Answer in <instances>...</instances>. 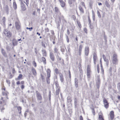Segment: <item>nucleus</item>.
I'll return each mask as SVG.
<instances>
[{
	"label": "nucleus",
	"instance_id": "nucleus-33",
	"mask_svg": "<svg viewBox=\"0 0 120 120\" xmlns=\"http://www.w3.org/2000/svg\"><path fill=\"white\" fill-rule=\"evenodd\" d=\"M32 64L35 67H37V64L34 60L32 62Z\"/></svg>",
	"mask_w": 120,
	"mask_h": 120
},
{
	"label": "nucleus",
	"instance_id": "nucleus-5",
	"mask_svg": "<svg viewBox=\"0 0 120 120\" xmlns=\"http://www.w3.org/2000/svg\"><path fill=\"white\" fill-rule=\"evenodd\" d=\"M103 102L104 107L106 109H108L109 106V103L105 98H104L103 100Z\"/></svg>",
	"mask_w": 120,
	"mask_h": 120
},
{
	"label": "nucleus",
	"instance_id": "nucleus-2",
	"mask_svg": "<svg viewBox=\"0 0 120 120\" xmlns=\"http://www.w3.org/2000/svg\"><path fill=\"white\" fill-rule=\"evenodd\" d=\"M91 72L90 65L88 64L87 65V75L88 78H90V77Z\"/></svg>",
	"mask_w": 120,
	"mask_h": 120
},
{
	"label": "nucleus",
	"instance_id": "nucleus-60",
	"mask_svg": "<svg viewBox=\"0 0 120 120\" xmlns=\"http://www.w3.org/2000/svg\"><path fill=\"white\" fill-rule=\"evenodd\" d=\"M15 72V70L14 68H13L12 69V73H14Z\"/></svg>",
	"mask_w": 120,
	"mask_h": 120
},
{
	"label": "nucleus",
	"instance_id": "nucleus-58",
	"mask_svg": "<svg viewBox=\"0 0 120 120\" xmlns=\"http://www.w3.org/2000/svg\"><path fill=\"white\" fill-rule=\"evenodd\" d=\"M67 34L68 35H69L70 34L69 30L68 29L67 30Z\"/></svg>",
	"mask_w": 120,
	"mask_h": 120
},
{
	"label": "nucleus",
	"instance_id": "nucleus-9",
	"mask_svg": "<svg viewBox=\"0 0 120 120\" xmlns=\"http://www.w3.org/2000/svg\"><path fill=\"white\" fill-rule=\"evenodd\" d=\"M49 57L52 61H54L55 60V57L53 53L52 52H50L49 54Z\"/></svg>",
	"mask_w": 120,
	"mask_h": 120
},
{
	"label": "nucleus",
	"instance_id": "nucleus-50",
	"mask_svg": "<svg viewBox=\"0 0 120 120\" xmlns=\"http://www.w3.org/2000/svg\"><path fill=\"white\" fill-rule=\"evenodd\" d=\"M97 14L98 15L99 17V16H101V15L100 14V12L98 10L97 11Z\"/></svg>",
	"mask_w": 120,
	"mask_h": 120
},
{
	"label": "nucleus",
	"instance_id": "nucleus-11",
	"mask_svg": "<svg viewBox=\"0 0 120 120\" xmlns=\"http://www.w3.org/2000/svg\"><path fill=\"white\" fill-rule=\"evenodd\" d=\"M110 116L111 119L112 120L114 117V114L113 111H111L110 112Z\"/></svg>",
	"mask_w": 120,
	"mask_h": 120
},
{
	"label": "nucleus",
	"instance_id": "nucleus-57",
	"mask_svg": "<svg viewBox=\"0 0 120 120\" xmlns=\"http://www.w3.org/2000/svg\"><path fill=\"white\" fill-rule=\"evenodd\" d=\"M101 71L103 74H104V70L103 68H101Z\"/></svg>",
	"mask_w": 120,
	"mask_h": 120
},
{
	"label": "nucleus",
	"instance_id": "nucleus-42",
	"mask_svg": "<svg viewBox=\"0 0 120 120\" xmlns=\"http://www.w3.org/2000/svg\"><path fill=\"white\" fill-rule=\"evenodd\" d=\"M105 5H106V6L108 7H109L110 6V5L108 3L107 1L105 2Z\"/></svg>",
	"mask_w": 120,
	"mask_h": 120
},
{
	"label": "nucleus",
	"instance_id": "nucleus-3",
	"mask_svg": "<svg viewBox=\"0 0 120 120\" xmlns=\"http://www.w3.org/2000/svg\"><path fill=\"white\" fill-rule=\"evenodd\" d=\"M47 77L46 78L47 82L48 84L50 83V79L49 78L50 76V74L51 73V71L49 69H48L47 70Z\"/></svg>",
	"mask_w": 120,
	"mask_h": 120
},
{
	"label": "nucleus",
	"instance_id": "nucleus-35",
	"mask_svg": "<svg viewBox=\"0 0 120 120\" xmlns=\"http://www.w3.org/2000/svg\"><path fill=\"white\" fill-rule=\"evenodd\" d=\"M88 21L89 24L90 25V27L91 26V20L90 19V16H89L88 17Z\"/></svg>",
	"mask_w": 120,
	"mask_h": 120
},
{
	"label": "nucleus",
	"instance_id": "nucleus-34",
	"mask_svg": "<svg viewBox=\"0 0 120 120\" xmlns=\"http://www.w3.org/2000/svg\"><path fill=\"white\" fill-rule=\"evenodd\" d=\"M71 98L70 97H68L67 98V101L68 102H71L72 100H71Z\"/></svg>",
	"mask_w": 120,
	"mask_h": 120
},
{
	"label": "nucleus",
	"instance_id": "nucleus-17",
	"mask_svg": "<svg viewBox=\"0 0 120 120\" xmlns=\"http://www.w3.org/2000/svg\"><path fill=\"white\" fill-rule=\"evenodd\" d=\"M1 52L2 54L5 57H7V55L6 52L4 49H2L1 50Z\"/></svg>",
	"mask_w": 120,
	"mask_h": 120
},
{
	"label": "nucleus",
	"instance_id": "nucleus-49",
	"mask_svg": "<svg viewBox=\"0 0 120 120\" xmlns=\"http://www.w3.org/2000/svg\"><path fill=\"white\" fill-rule=\"evenodd\" d=\"M26 29L27 30L29 29L31 31L33 29V27H31V28H28V27H27L26 28Z\"/></svg>",
	"mask_w": 120,
	"mask_h": 120
},
{
	"label": "nucleus",
	"instance_id": "nucleus-47",
	"mask_svg": "<svg viewBox=\"0 0 120 120\" xmlns=\"http://www.w3.org/2000/svg\"><path fill=\"white\" fill-rule=\"evenodd\" d=\"M118 89L120 90V82L118 83V86H117Z\"/></svg>",
	"mask_w": 120,
	"mask_h": 120
},
{
	"label": "nucleus",
	"instance_id": "nucleus-31",
	"mask_svg": "<svg viewBox=\"0 0 120 120\" xmlns=\"http://www.w3.org/2000/svg\"><path fill=\"white\" fill-rule=\"evenodd\" d=\"M54 9L56 12L58 13L60 12L59 9L57 7H55L54 8Z\"/></svg>",
	"mask_w": 120,
	"mask_h": 120
},
{
	"label": "nucleus",
	"instance_id": "nucleus-18",
	"mask_svg": "<svg viewBox=\"0 0 120 120\" xmlns=\"http://www.w3.org/2000/svg\"><path fill=\"white\" fill-rule=\"evenodd\" d=\"M60 5L62 7H64L65 6V3L63 1V0H60Z\"/></svg>",
	"mask_w": 120,
	"mask_h": 120
},
{
	"label": "nucleus",
	"instance_id": "nucleus-10",
	"mask_svg": "<svg viewBox=\"0 0 120 120\" xmlns=\"http://www.w3.org/2000/svg\"><path fill=\"white\" fill-rule=\"evenodd\" d=\"M82 48V45H79V49L78 53L79 55L80 56L81 55V52Z\"/></svg>",
	"mask_w": 120,
	"mask_h": 120
},
{
	"label": "nucleus",
	"instance_id": "nucleus-26",
	"mask_svg": "<svg viewBox=\"0 0 120 120\" xmlns=\"http://www.w3.org/2000/svg\"><path fill=\"white\" fill-rule=\"evenodd\" d=\"M12 43L14 46L16 45H17V41L15 40H13V41Z\"/></svg>",
	"mask_w": 120,
	"mask_h": 120
},
{
	"label": "nucleus",
	"instance_id": "nucleus-37",
	"mask_svg": "<svg viewBox=\"0 0 120 120\" xmlns=\"http://www.w3.org/2000/svg\"><path fill=\"white\" fill-rule=\"evenodd\" d=\"M97 69L98 73H99L100 72V68L99 65V64H98L97 65Z\"/></svg>",
	"mask_w": 120,
	"mask_h": 120
},
{
	"label": "nucleus",
	"instance_id": "nucleus-62",
	"mask_svg": "<svg viewBox=\"0 0 120 120\" xmlns=\"http://www.w3.org/2000/svg\"><path fill=\"white\" fill-rule=\"evenodd\" d=\"M20 83V82L19 81H18L16 82V84L17 85L19 84Z\"/></svg>",
	"mask_w": 120,
	"mask_h": 120
},
{
	"label": "nucleus",
	"instance_id": "nucleus-4",
	"mask_svg": "<svg viewBox=\"0 0 120 120\" xmlns=\"http://www.w3.org/2000/svg\"><path fill=\"white\" fill-rule=\"evenodd\" d=\"M4 33L6 36L8 38L10 37L12 35L11 32L6 29L4 30Z\"/></svg>",
	"mask_w": 120,
	"mask_h": 120
},
{
	"label": "nucleus",
	"instance_id": "nucleus-13",
	"mask_svg": "<svg viewBox=\"0 0 120 120\" xmlns=\"http://www.w3.org/2000/svg\"><path fill=\"white\" fill-rule=\"evenodd\" d=\"M31 71L33 75L36 76L37 75V72L36 70L34 68H32L31 70Z\"/></svg>",
	"mask_w": 120,
	"mask_h": 120
},
{
	"label": "nucleus",
	"instance_id": "nucleus-14",
	"mask_svg": "<svg viewBox=\"0 0 120 120\" xmlns=\"http://www.w3.org/2000/svg\"><path fill=\"white\" fill-rule=\"evenodd\" d=\"M93 58L94 63L95 64H96V60L97 59V56L96 54L95 53H94V54Z\"/></svg>",
	"mask_w": 120,
	"mask_h": 120
},
{
	"label": "nucleus",
	"instance_id": "nucleus-43",
	"mask_svg": "<svg viewBox=\"0 0 120 120\" xmlns=\"http://www.w3.org/2000/svg\"><path fill=\"white\" fill-rule=\"evenodd\" d=\"M83 30L86 34H87V30L86 28H84V29Z\"/></svg>",
	"mask_w": 120,
	"mask_h": 120
},
{
	"label": "nucleus",
	"instance_id": "nucleus-15",
	"mask_svg": "<svg viewBox=\"0 0 120 120\" xmlns=\"http://www.w3.org/2000/svg\"><path fill=\"white\" fill-rule=\"evenodd\" d=\"M60 90V88H56V95H59Z\"/></svg>",
	"mask_w": 120,
	"mask_h": 120
},
{
	"label": "nucleus",
	"instance_id": "nucleus-48",
	"mask_svg": "<svg viewBox=\"0 0 120 120\" xmlns=\"http://www.w3.org/2000/svg\"><path fill=\"white\" fill-rule=\"evenodd\" d=\"M79 68L81 70H82V65L81 64H79Z\"/></svg>",
	"mask_w": 120,
	"mask_h": 120
},
{
	"label": "nucleus",
	"instance_id": "nucleus-24",
	"mask_svg": "<svg viewBox=\"0 0 120 120\" xmlns=\"http://www.w3.org/2000/svg\"><path fill=\"white\" fill-rule=\"evenodd\" d=\"M98 119L99 120H104L103 115H99Z\"/></svg>",
	"mask_w": 120,
	"mask_h": 120
},
{
	"label": "nucleus",
	"instance_id": "nucleus-63",
	"mask_svg": "<svg viewBox=\"0 0 120 120\" xmlns=\"http://www.w3.org/2000/svg\"><path fill=\"white\" fill-rule=\"evenodd\" d=\"M41 79H44V77L43 76V75L42 74H41Z\"/></svg>",
	"mask_w": 120,
	"mask_h": 120
},
{
	"label": "nucleus",
	"instance_id": "nucleus-39",
	"mask_svg": "<svg viewBox=\"0 0 120 120\" xmlns=\"http://www.w3.org/2000/svg\"><path fill=\"white\" fill-rule=\"evenodd\" d=\"M54 71L56 74H58L59 73L58 70L57 68H56L55 69Z\"/></svg>",
	"mask_w": 120,
	"mask_h": 120
},
{
	"label": "nucleus",
	"instance_id": "nucleus-56",
	"mask_svg": "<svg viewBox=\"0 0 120 120\" xmlns=\"http://www.w3.org/2000/svg\"><path fill=\"white\" fill-rule=\"evenodd\" d=\"M66 40L67 42L68 43L69 42V39L68 36H67L66 38Z\"/></svg>",
	"mask_w": 120,
	"mask_h": 120
},
{
	"label": "nucleus",
	"instance_id": "nucleus-38",
	"mask_svg": "<svg viewBox=\"0 0 120 120\" xmlns=\"http://www.w3.org/2000/svg\"><path fill=\"white\" fill-rule=\"evenodd\" d=\"M25 2L24 0H22L21 2H23L24 4H25L27 5L28 4L29 0H25Z\"/></svg>",
	"mask_w": 120,
	"mask_h": 120
},
{
	"label": "nucleus",
	"instance_id": "nucleus-8",
	"mask_svg": "<svg viewBox=\"0 0 120 120\" xmlns=\"http://www.w3.org/2000/svg\"><path fill=\"white\" fill-rule=\"evenodd\" d=\"M19 21L16 22H15V26L16 29L18 30H19L21 28V26L19 24Z\"/></svg>",
	"mask_w": 120,
	"mask_h": 120
},
{
	"label": "nucleus",
	"instance_id": "nucleus-40",
	"mask_svg": "<svg viewBox=\"0 0 120 120\" xmlns=\"http://www.w3.org/2000/svg\"><path fill=\"white\" fill-rule=\"evenodd\" d=\"M93 3L92 2H90L89 3V6L91 8H92V6H93Z\"/></svg>",
	"mask_w": 120,
	"mask_h": 120
},
{
	"label": "nucleus",
	"instance_id": "nucleus-12",
	"mask_svg": "<svg viewBox=\"0 0 120 120\" xmlns=\"http://www.w3.org/2000/svg\"><path fill=\"white\" fill-rule=\"evenodd\" d=\"M21 9L22 10L25 11L26 10V8L23 2H21Z\"/></svg>",
	"mask_w": 120,
	"mask_h": 120
},
{
	"label": "nucleus",
	"instance_id": "nucleus-21",
	"mask_svg": "<svg viewBox=\"0 0 120 120\" xmlns=\"http://www.w3.org/2000/svg\"><path fill=\"white\" fill-rule=\"evenodd\" d=\"M22 74H20L19 75L17 78L15 79V80H19L20 79H22Z\"/></svg>",
	"mask_w": 120,
	"mask_h": 120
},
{
	"label": "nucleus",
	"instance_id": "nucleus-27",
	"mask_svg": "<svg viewBox=\"0 0 120 120\" xmlns=\"http://www.w3.org/2000/svg\"><path fill=\"white\" fill-rule=\"evenodd\" d=\"M42 61L43 63L45 64H46V60L45 58L44 57H42L41 58Z\"/></svg>",
	"mask_w": 120,
	"mask_h": 120
},
{
	"label": "nucleus",
	"instance_id": "nucleus-61",
	"mask_svg": "<svg viewBox=\"0 0 120 120\" xmlns=\"http://www.w3.org/2000/svg\"><path fill=\"white\" fill-rule=\"evenodd\" d=\"M75 86L76 88H77L78 87V83L75 84Z\"/></svg>",
	"mask_w": 120,
	"mask_h": 120
},
{
	"label": "nucleus",
	"instance_id": "nucleus-16",
	"mask_svg": "<svg viewBox=\"0 0 120 120\" xmlns=\"http://www.w3.org/2000/svg\"><path fill=\"white\" fill-rule=\"evenodd\" d=\"M102 56L104 61H105L108 64L109 63L108 59L106 58V56L104 54Z\"/></svg>",
	"mask_w": 120,
	"mask_h": 120
},
{
	"label": "nucleus",
	"instance_id": "nucleus-32",
	"mask_svg": "<svg viewBox=\"0 0 120 120\" xmlns=\"http://www.w3.org/2000/svg\"><path fill=\"white\" fill-rule=\"evenodd\" d=\"M54 53H57L58 51V49L56 47L54 48Z\"/></svg>",
	"mask_w": 120,
	"mask_h": 120
},
{
	"label": "nucleus",
	"instance_id": "nucleus-25",
	"mask_svg": "<svg viewBox=\"0 0 120 120\" xmlns=\"http://www.w3.org/2000/svg\"><path fill=\"white\" fill-rule=\"evenodd\" d=\"M17 109L19 113V114H21V110L22 109V108L21 107L19 106L17 107Z\"/></svg>",
	"mask_w": 120,
	"mask_h": 120
},
{
	"label": "nucleus",
	"instance_id": "nucleus-30",
	"mask_svg": "<svg viewBox=\"0 0 120 120\" xmlns=\"http://www.w3.org/2000/svg\"><path fill=\"white\" fill-rule=\"evenodd\" d=\"M79 8L80 11L82 13H83L84 12V11L83 9L82 8V6H80Z\"/></svg>",
	"mask_w": 120,
	"mask_h": 120
},
{
	"label": "nucleus",
	"instance_id": "nucleus-7",
	"mask_svg": "<svg viewBox=\"0 0 120 120\" xmlns=\"http://www.w3.org/2000/svg\"><path fill=\"white\" fill-rule=\"evenodd\" d=\"M89 52V47H85V55L86 56H88Z\"/></svg>",
	"mask_w": 120,
	"mask_h": 120
},
{
	"label": "nucleus",
	"instance_id": "nucleus-28",
	"mask_svg": "<svg viewBox=\"0 0 120 120\" xmlns=\"http://www.w3.org/2000/svg\"><path fill=\"white\" fill-rule=\"evenodd\" d=\"M55 85L56 86V88H60V87L59 86L58 82L57 81L55 82Z\"/></svg>",
	"mask_w": 120,
	"mask_h": 120
},
{
	"label": "nucleus",
	"instance_id": "nucleus-36",
	"mask_svg": "<svg viewBox=\"0 0 120 120\" xmlns=\"http://www.w3.org/2000/svg\"><path fill=\"white\" fill-rule=\"evenodd\" d=\"M82 6L83 7H84L86 8V7H85L84 3L82 1L81 2V3L80 4V6Z\"/></svg>",
	"mask_w": 120,
	"mask_h": 120
},
{
	"label": "nucleus",
	"instance_id": "nucleus-54",
	"mask_svg": "<svg viewBox=\"0 0 120 120\" xmlns=\"http://www.w3.org/2000/svg\"><path fill=\"white\" fill-rule=\"evenodd\" d=\"M93 19L94 21L95 20V15H93Z\"/></svg>",
	"mask_w": 120,
	"mask_h": 120
},
{
	"label": "nucleus",
	"instance_id": "nucleus-29",
	"mask_svg": "<svg viewBox=\"0 0 120 120\" xmlns=\"http://www.w3.org/2000/svg\"><path fill=\"white\" fill-rule=\"evenodd\" d=\"M13 7L15 9H16L17 8V5L15 2H14L13 3Z\"/></svg>",
	"mask_w": 120,
	"mask_h": 120
},
{
	"label": "nucleus",
	"instance_id": "nucleus-41",
	"mask_svg": "<svg viewBox=\"0 0 120 120\" xmlns=\"http://www.w3.org/2000/svg\"><path fill=\"white\" fill-rule=\"evenodd\" d=\"M3 23L4 24H5V17H3L2 19Z\"/></svg>",
	"mask_w": 120,
	"mask_h": 120
},
{
	"label": "nucleus",
	"instance_id": "nucleus-46",
	"mask_svg": "<svg viewBox=\"0 0 120 120\" xmlns=\"http://www.w3.org/2000/svg\"><path fill=\"white\" fill-rule=\"evenodd\" d=\"M77 83H78V82L77 79L76 78L75 79V84Z\"/></svg>",
	"mask_w": 120,
	"mask_h": 120
},
{
	"label": "nucleus",
	"instance_id": "nucleus-22",
	"mask_svg": "<svg viewBox=\"0 0 120 120\" xmlns=\"http://www.w3.org/2000/svg\"><path fill=\"white\" fill-rule=\"evenodd\" d=\"M42 52L43 55L44 56H47V53L45 50L44 49L42 50Z\"/></svg>",
	"mask_w": 120,
	"mask_h": 120
},
{
	"label": "nucleus",
	"instance_id": "nucleus-53",
	"mask_svg": "<svg viewBox=\"0 0 120 120\" xmlns=\"http://www.w3.org/2000/svg\"><path fill=\"white\" fill-rule=\"evenodd\" d=\"M69 74L70 78H71V77L70 71V70L69 71Z\"/></svg>",
	"mask_w": 120,
	"mask_h": 120
},
{
	"label": "nucleus",
	"instance_id": "nucleus-44",
	"mask_svg": "<svg viewBox=\"0 0 120 120\" xmlns=\"http://www.w3.org/2000/svg\"><path fill=\"white\" fill-rule=\"evenodd\" d=\"M41 44L43 47L44 48L45 47V45L43 41H42L41 42Z\"/></svg>",
	"mask_w": 120,
	"mask_h": 120
},
{
	"label": "nucleus",
	"instance_id": "nucleus-55",
	"mask_svg": "<svg viewBox=\"0 0 120 120\" xmlns=\"http://www.w3.org/2000/svg\"><path fill=\"white\" fill-rule=\"evenodd\" d=\"M92 112L93 115H95V112L94 110V109H93L92 111Z\"/></svg>",
	"mask_w": 120,
	"mask_h": 120
},
{
	"label": "nucleus",
	"instance_id": "nucleus-64",
	"mask_svg": "<svg viewBox=\"0 0 120 120\" xmlns=\"http://www.w3.org/2000/svg\"><path fill=\"white\" fill-rule=\"evenodd\" d=\"M21 83L22 84H23L24 83V82L23 81H22L21 82Z\"/></svg>",
	"mask_w": 120,
	"mask_h": 120
},
{
	"label": "nucleus",
	"instance_id": "nucleus-45",
	"mask_svg": "<svg viewBox=\"0 0 120 120\" xmlns=\"http://www.w3.org/2000/svg\"><path fill=\"white\" fill-rule=\"evenodd\" d=\"M45 32H49V29L48 28H47L45 29Z\"/></svg>",
	"mask_w": 120,
	"mask_h": 120
},
{
	"label": "nucleus",
	"instance_id": "nucleus-52",
	"mask_svg": "<svg viewBox=\"0 0 120 120\" xmlns=\"http://www.w3.org/2000/svg\"><path fill=\"white\" fill-rule=\"evenodd\" d=\"M80 120H83V118L82 116H80L79 117Z\"/></svg>",
	"mask_w": 120,
	"mask_h": 120
},
{
	"label": "nucleus",
	"instance_id": "nucleus-23",
	"mask_svg": "<svg viewBox=\"0 0 120 120\" xmlns=\"http://www.w3.org/2000/svg\"><path fill=\"white\" fill-rule=\"evenodd\" d=\"M76 22L78 27L81 29L82 28V26L80 22L78 20H77Z\"/></svg>",
	"mask_w": 120,
	"mask_h": 120
},
{
	"label": "nucleus",
	"instance_id": "nucleus-19",
	"mask_svg": "<svg viewBox=\"0 0 120 120\" xmlns=\"http://www.w3.org/2000/svg\"><path fill=\"white\" fill-rule=\"evenodd\" d=\"M60 80L61 82H62L64 81V78L63 75L61 74L59 75Z\"/></svg>",
	"mask_w": 120,
	"mask_h": 120
},
{
	"label": "nucleus",
	"instance_id": "nucleus-51",
	"mask_svg": "<svg viewBox=\"0 0 120 120\" xmlns=\"http://www.w3.org/2000/svg\"><path fill=\"white\" fill-rule=\"evenodd\" d=\"M72 17L73 19L74 20H75L76 19L75 16L74 15H73L72 16Z\"/></svg>",
	"mask_w": 120,
	"mask_h": 120
},
{
	"label": "nucleus",
	"instance_id": "nucleus-59",
	"mask_svg": "<svg viewBox=\"0 0 120 120\" xmlns=\"http://www.w3.org/2000/svg\"><path fill=\"white\" fill-rule=\"evenodd\" d=\"M24 87V86L23 85H22L21 86V88L22 89H23Z\"/></svg>",
	"mask_w": 120,
	"mask_h": 120
},
{
	"label": "nucleus",
	"instance_id": "nucleus-6",
	"mask_svg": "<svg viewBox=\"0 0 120 120\" xmlns=\"http://www.w3.org/2000/svg\"><path fill=\"white\" fill-rule=\"evenodd\" d=\"M117 55L116 54H114L113 55L112 62L113 64H116L117 62Z\"/></svg>",
	"mask_w": 120,
	"mask_h": 120
},
{
	"label": "nucleus",
	"instance_id": "nucleus-20",
	"mask_svg": "<svg viewBox=\"0 0 120 120\" xmlns=\"http://www.w3.org/2000/svg\"><path fill=\"white\" fill-rule=\"evenodd\" d=\"M4 10L7 12H8V6L7 5H4Z\"/></svg>",
	"mask_w": 120,
	"mask_h": 120
},
{
	"label": "nucleus",
	"instance_id": "nucleus-1",
	"mask_svg": "<svg viewBox=\"0 0 120 120\" xmlns=\"http://www.w3.org/2000/svg\"><path fill=\"white\" fill-rule=\"evenodd\" d=\"M36 92L37 100L38 101H40V103H41V100L42 99V98L41 95L40 93L37 91H36Z\"/></svg>",
	"mask_w": 120,
	"mask_h": 120
}]
</instances>
